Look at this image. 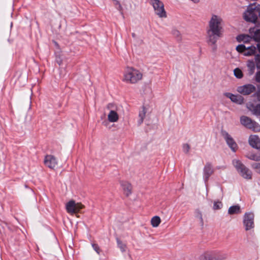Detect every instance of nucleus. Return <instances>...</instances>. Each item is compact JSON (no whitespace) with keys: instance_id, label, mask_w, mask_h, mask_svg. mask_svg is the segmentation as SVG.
<instances>
[{"instance_id":"a878e982","label":"nucleus","mask_w":260,"mask_h":260,"mask_svg":"<svg viewBox=\"0 0 260 260\" xmlns=\"http://www.w3.org/2000/svg\"><path fill=\"white\" fill-rule=\"evenodd\" d=\"M194 215L196 218L200 220V224L202 226L204 225V220L202 217V213L199 209H196L194 212Z\"/></svg>"},{"instance_id":"72a5a7b5","label":"nucleus","mask_w":260,"mask_h":260,"mask_svg":"<svg viewBox=\"0 0 260 260\" xmlns=\"http://www.w3.org/2000/svg\"><path fill=\"white\" fill-rule=\"evenodd\" d=\"M255 61L257 68L260 69V55L259 54L255 55Z\"/></svg>"},{"instance_id":"2eb2a0df","label":"nucleus","mask_w":260,"mask_h":260,"mask_svg":"<svg viewBox=\"0 0 260 260\" xmlns=\"http://www.w3.org/2000/svg\"><path fill=\"white\" fill-rule=\"evenodd\" d=\"M212 260H225L227 255L219 251L213 250L210 251Z\"/></svg>"},{"instance_id":"f704fd0d","label":"nucleus","mask_w":260,"mask_h":260,"mask_svg":"<svg viewBox=\"0 0 260 260\" xmlns=\"http://www.w3.org/2000/svg\"><path fill=\"white\" fill-rule=\"evenodd\" d=\"M92 247L93 249L96 251V252L98 254H99L100 253L101 249H100V247L99 246V245L98 244H95V243H92Z\"/></svg>"},{"instance_id":"4468645a","label":"nucleus","mask_w":260,"mask_h":260,"mask_svg":"<svg viewBox=\"0 0 260 260\" xmlns=\"http://www.w3.org/2000/svg\"><path fill=\"white\" fill-rule=\"evenodd\" d=\"M214 170L211 164L207 163L203 169V178L206 183L209 177L213 173Z\"/></svg>"},{"instance_id":"a18cd8bd","label":"nucleus","mask_w":260,"mask_h":260,"mask_svg":"<svg viewBox=\"0 0 260 260\" xmlns=\"http://www.w3.org/2000/svg\"><path fill=\"white\" fill-rule=\"evenodd\" d=\"M213 49L214 50H216V47L215 46H214V47H213Z\"/></svg>"},{"instance_id":"0eeeda50","label":"nucleus","mask_w":260,"mask_h":260,"mask_svg":"<svg viewBox=\"0 0 260 260\" xmlns=\"http://www.w3.org/2000/svg\"><path fill=\"white\" fill-rule=\"evenodd\" d=\"M236 50L243 53L244 56H250L256 52V47L254 46L246 47L244 45L240 44L237 46Z\"/></svg>"},{"instance_id":"f03ea898","label":"nucleus","mask_w":260,"mask_h":260,"mask_svg":"<svg viewBox=\"0 0 260 260\" xmlns=\"http://www.w3.org/2000/svg\"><path fill=\"white\" fill-rule=\"evenodd\" d=\"M258 16L260 17V5H249L244 13V18L247 22L256 23Z\"/></svg>"},{"instance_id":"f257e3e1","label":"nucleus","mask_w":260,"mask_h":260,"mask_svg":"<svg viewBox=\"0 0 260 260\" xmlns=\"http://www.w3.org/2000/svg\"><path fill=\"white\" fill-rule=\"evenodd\" d=\"M222 22V19L220 16L215 14L212 15L207 31L208 42L212 45H215L218 39L221 37Z\"/></svg>"},{"instance_id":"4be33fe9","label":"nucleus","mask_w":260,"mask_h":260,"mask_svg":"<svg viewBox=\"0 0 260 260\" xmlns=\"http://www.w3.org/2000/svg\"><path fill=\"white\" fill-rule=\"evenodd\" d=\"M240 207L239 205H235L230 207L228 210V213L229 214H239L241 213Z\"/></svg>"},{"instance_id":"6ab92c4d","label":"nucleus","mask_w":260,"mask_h":260,"mask_svg":"<svg viewBox=\"0 0 260 260\" xmlns=\"http://www.w3.org/2000/svg\"><path fill=\"white\" fill-rule=\"evenodd\" d=\"M119 116L114 110H111L108 115V119L111 122H115L118 120Z\"/></svg>"},{"instance_id":"2f4dec72","label":"nucleus","mask_w":260,"mask_h":260,"mask_svg":"<svg viewBox=\"0 0 260 260\" xmlns=\"http://www.w3.org/2000/svg\"><path fill=\"white\" fill-rule=\"evenodd\" d=\"M190 147L187 143L183 144L182 145V149L184 153L188 154L189 152Z\"/></svg>"},{"instance_id":"c756f323","label":"nucleus","mask_w":260,"mask_h":260,"mask_svg":"<svg viewBox=\"0 0 260 260\" xmlns=\"http://www.w3.org/2000/svg\"><path fill=\"white\" fill-rule=\"evenodd\" d=\"M251 167L255 170L256 173L260 174V163L254 162L251 164Z\"/></svg>"},{"instance_id":"4c0bfd02","label":"nucleus","mask_w":260,"mask_h":260,"mask_svg":"<svg viewBox=\"0 0 260 260\" xmlns=\"http://www.w3.org/2000/svg\"><path fill=\"white\" fill-rule=\"evenodd\" d=\"M255 95L257 97L258 101H260V87H258L257 91L255 93Z\"/></svg>"},{"instance_id":"5701e85b","label":"nucleus","mask_w":260,"mask_h":260,"mask_svg":"<svg viewBox=\"0 0 260 260\" xmlns=\"http://www.w3.org/2000/svg\"><path fill=\"white\" fill-rule=\"evenodd\" d=\"M146 108H145V107L143 106L142 110H141L139 112V119L138 121V123L139 125H141L143 123V120L146 116Z\"/></svg>"},{"instance_id":"dca6fc26","label":"nucleus","mask_w":260,"mask_h":260,"mask_svg":"<svg viewBox=\"0 0 260 260\" xmlns=\"http://www.w3.org/2000/svg\"><path fill=\"white\" fill-rule=\"evenodd\" d=\"M249 143L252 147L260 150V139L257 136H250L249 138Z\"/></svg>"},{"instance_id":"b1692460","label":"nucleus","mask_w":260,"mask_h":260,"mask_svg":"<svg viewBox=\"0 0 260 260\" xmlns=\"http://www.w3.org/2000/svg\"><path fill=\"white\" fill-rule=\"evenodd\" d=\"M246 157L252 160L259 161H260V154L259 153H249L246 155Z\"/></svg>"},{"instance_id":"393cba45","label":"nucleus","mask_w":260,"mask_h":260,"mask_svg":"<svg viewBox=\"0 0 260 260\" xmlns=\"http://www.w3.org/2000/svg\"><path fill=\"white\" fill-rule=\"evenodd\" d=\"M161 221L160 218L159 216H155L152 218L151 220V225L153 227H157L160 224Z\"/></svg>"},{"instance_id":"a211bd4d","label":"nucleus","mask_w":260,"mask_h":260,"mask_svg":"<svg viewBox=\"0 0 260 260\" xmlns=\"http://www.w3.org/2000/svg\"><path fill=\"white\" fill-rule=\"evenodd\" d=\"M247 108L253 114L256 116H260V104L254 105L250 103L247 105Z\"/></svg>"},{"instance_id":"37998d69","label":"nucleus","mask_w":260,"mask_h":260,"mask_svg":"<svg viewBox=\"0 0 260 260\" xmlns=\"http://www.w3.org/2000/svg\"><path fill=\"white\" fill-rule=\"evenodd\" d=\"M8 42L9 43V44H11L13 42V40L10 39V38H9L8 39Z\"/></svg>"},{"instance_id":"f8f14e48","label":"nucleus","mask_w":260,"mask_h":260,"mask_svg":"<svg viewBox=\"0 0 260 260\" xmlns=\"http://www.w3.org/2000/svg\"><path fill=\"white\" fill-rule=\"evenodd\" d=\"M224 95L236 104L241 105L244 103V98L239 94L235 95L230 92H225Z\"/></svg>"},{"instance_id":"6e6552de","label":"nucleus","mask_w":260,"mask_h":260,"mask_svg":"<svg viewBox=\"0 0 260 260\" xmlns=\"http://www.w3.org/2000/svg\"><path fill=\"white\" fill-rule=\"evenodd\" d=\"M84 206L80 203H76L74 200L70 201L66 204V210L69 213H76L80 212Z\"/></svg>"},{"instance_id":"423d86ee","label":"nucleus","mask_w":260,"mask_h":260,"mask_svg":"<svg viewBox=\"0 0 260 260\" xmlns=\"http://www.w3.org/2000/svg\"><path fill=\"white\" fill-rule=\"evenodd\" d=\"M241 123L246 127L252 129L254 132L260 130V125L255 121L246 116H242L240 117Z\"/></svg>"},{"instance_id":"473e14b6","label":"nucleus","mask_w":260,"mask_h":260,"mask_svg":"<svg viewBox=\"0 0 260 260\" xmlns=\"http://www.w3.org/2000/svg\"><path fill=\"white\" fill-rule=\"evenodd\" d=\"M222 205L220 202H215L213 205V209L214 210H218L221 208Z\"/></svg>"},{"instance_id":"20e7f679","label":"nucleus","mask_w":260,"mask_h":260,"mask_svg":"<svg viewBox=\"0 0 260 260\" xmlns=\"http://www.w3.org/2000/svg\"><path fill=\"white\" fill-rule=\"evenodd\" d=\"M233 164L236 168L237 171L244 178L250 179L252 177V173L246 168L240 160L234 159L233 160Z\"/></svg>"},{"instance_id":"ea45409f","label":"nucleus","mask_w":260,"mask_h":260,"mask_svg":"<svg viewBox=\"0 0 260 260\" xmlns=\"http://www.w3.org/2000/svg\"><path fill=\"white\" fill-rule=\"evenodd\" d=\"M114 5H118V6H119V9H121V5H120V4L119 2L118 1H117V0H114Z\"/></svg>"},{"instance_id":"9b49d317","label":"nucleus","mask_w":260,"mask_h":260,"mask_svg":"<svg viewBox=\"0 0 260 260\" xmlns=\"http://www.w3.org/2000/svg\"><path fill=\"white\" fill-rule=\"evenodd\" d=\"M256 88L252 84H248L239 86L237 91L243 95H249L255 91Z\"/></svg>"},{"instance_id":"39448f33","label":"nucleus","mask_w":260,"mask_h":260,"mask_svg":"<svg viewBox=\"0 0 260 260\" xmlns=\"http://www.w3.org/2000/svg\"><path fill=\"white\" fill-rule=\"evenodd\" d=\"M152 5L155 13L160 18H166L167 13L164 8L162 2L159 0H150Z\"/></svg>"},{"instance_id":"58836bf2","label":"nucleus","mask_w":260,"mask_h":260,"mask_svg":"<svg viewBox=\"0 0 260 260\" xmlns=\"http://www.w3.org/2000/svg\"><path fill=\"white\" fill-rule=\"evenodd\" d=\"M114 107V105L112 103H110L109 104L107 105V108L108 109H111L112 110V109H113Z\"/></svg>"},{"instance_id":"49530a36","label":"nucleus","mask_w":260,"mask_h":260,"mask_svg":"<svg viewBox=\"0 0 260 260\" xmlns=\"http://www.w3.org/2000/svg\"><path fill=\"white\" fill-rule=\"evenodd\" d=\"M12 26V23H11V27Z\"/></svg>"},{"instance_id":"cd10ccee","label":"nucleus","mask_w":260,"mask_h":260,"mask_svg":"<svg viewBox=\"0 0 260 260\" xmlns=\"http://www.w3.org/2000/svg\"><path fill=\"white\" fill-rule=\"evenodd\" d=\"M117 245L122 252H124L126 250V246L125 244L123 243L118 238L116 239Z\"/></svg>"},{"instance_id":"7c9ffc66","label":"nucleus","mask_w":260,"mask_h":260,"mask_svg":"<svg viewBox=\"0 0 260 260\" xmlns=\"http://www.w3.org/2000/svg\"><path fill=\"white\" fill-rule=\"evenodd\" d=\"M253 39L256 42H260V29L256 30L254 32Z\"/></svg>"},{"instance_id":"ddd939ff","label":"nucleus","mask_w":260,"mask_h":260,"mask_svg":"<svg viewBox=\"0 0 260 260\" xmlns=\"http://www.w3.org/2000/svg\"><path fill=\"white\" fill-rule=\"evenodd\" d=\"M44 164L48 168L54 169L57 164V161L54 156L48 155L44 159Z\"/></svg>"},{"instance_id":"412c9836","label":"nucleus","mask_w":260,"mask_h":260,"mask_svg":"<svg viewBox=\"0 0 260 260\" xmlns=\"http://www.w3.org/2000/svg\"><path fill=\"white\" fill-rule=\"evenodd\" d=\"M236 39L238 42H243L244 43H248L252 39L249 35L244 34L238 35Z\"/></svg>"},{"instance_id":"e433bc0d","label":"nucleus","mask_w":260,"mask_h":260,"mask_svg":"<svg viewBox=\"0 0 260 260\" xmlns=\"http://www.w3.org/2000/svg\"><path fill=\"white\" fill-rule=\"evenodd\" d=\"M255 80L257 82L260 83V71L256 73Z\"/></svg>"},{"instance_id":"c85d7f7f","label":"nucleus","mask_w":260,"mask_h":260,"mask_svg":"<svg viewBox=\"0 0 260 260\" xmlns=\"http://www.w3.org/2000/svg\"><path fill=\"white\" fill-rule=\"evenodd\" d=\"M234 75L238 79H241L243 77L242 71L239 68H236L234 71Z\"/></svg>"},{"instance_id":"bb28decb","label":"nucleus","mask_w":260,"mask_h":260,"mask_svg":"<svg viewBox=\"0 0 260 260\" xmlns=\"http://www.w3.org/2000/svg\"><path fill=\"white\" fill-rule=\"evenodd\" d=\"M199 260H212L210 251H206L201 255Z\"/></svg>"},{"instance_id":"c03bdc74","label":"nucleus","mask_w":260,"mask_h":260,"mask_svg":"<svg viewBox=\"0 0 260 260\" xmlns=\"http://www.w3.org/2000/svg\"><path fill=\"white\" fill-rule=\"evenodd\" d=\"M132 36L133 38H135L136 37V34L135 33H133L132 34Z\"/></svg>"},{"instance_id":"a19ab883","label":"nucleus","mask_w":260,"mask_h":260,"mask_svg":"<svg viewBox=\"0 0 260 260\" xmlns=\"http://www.w3.org/2000/svg\"><path fill=\"white\" fill-rule=\"evenodd\" d=\"M56 62L59 66L62 63V61L59 58L56 59Z\"/></svg>"},{"instance_id":"79ce46f5","label":"nucleus","mask_w":260,"mask_h":260,"mask_svg":"<svg viewBox=\"0 0 260 260\" xmlns=\"http://www.w3.org/2000/svg\"><path fill=\"white\" fill-rule=\"evenodd\" d=\"M257 46V49L259 51V52L260 53V43H258L256 45Z\"/></svg>"},{"instance_id":"aec40b11","label":"nucleus","mask_w":260,"mask_h":260,"mask_svg":"<svg viewBox=\"0 0 260 260\" xmlns=\"http://www.w3.org/2000/svg\"><path fill=\"white\" fill-rule=\"evenodd\" d=\"M247 66L248 68V74L249 75H252L255 71V63L253 60H248L247 62Z\"/></svg>"},{"instance_id":"f3484780","label":"nucleus","mask_w":260,"mask_h":260,"mask_svg":"<svg viewBox=\"0 0 260 260\" xmlns=\"http://www.w3.org/2000/svg\"><path fill=\"white\" fill-rule=\"evenodd\" d=\"M121 186L126 196H128L132 193V187L131 184L128 182L121 181L120 182Z\"/></svg>"},{"instance_id":"1a4fd4ad","label":"nucleus","mask_w":260,"mask_h":260,"mask_svg":"<svg viewBox=\"0 0 260 260\" xmlns=\"http://www.w3.org/2000/svg\"><path fill=\"white\" fill-rule=\"evenodd\" d=\"M221 134L229 147L232 151L235 152L237 149V145L233 138L225 131L222 130Z\"/></svg>"},{"instance_id":"9d476101","label":"nucleus","mask_w":260,"mask_h":260,"mask_svg":"<svg viewBox=\"0 0 260 260\" xmlns=\"http://www.w3.org/2000/svg\"><path fill=\"white\" fill-rule=\"evenodd\" d=\"M254 216L252 213H246L245 214L243 224L246 231H248L254 228Z\"/></svg>"},{"instance_id":"c9c22d12","label":"nucleus","mask_w":260,"mask_h":260,"mask_svg":"<svg viewBox=\"0 0 260 260\" xmlns=\"http://www.w3.org/2000/svg\"><path fill=\"white\" fill-rule=\"evenodd\" d=\"M172 34L178 39H180L181 34L180 32L177 29H174L172 30Z\"/></svg>"},{"instance_id":"7ed1b4c3","label":"nucleus","mask_w":260,"mask_h":260,"mask_svg":"<svg viewBox=\"0 0 260 260\" xmlns=\"http://www.w3.org/2000/svg\"><path fill=\"white\" fill-rule=\"evenodd\" d=\"M142 74L133 68H127L124 75L123 81L128 83L135 84L142 78Z\"/></svg>"}]
</instances>
